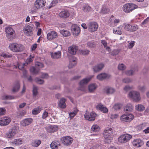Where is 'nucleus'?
Segmentation results:
<instances>
[{
	"instance_id": "nucleus-1",
	"label": "nucleus",
	"mask_w": 149,
	"mask_h": 149,
	"mask_svg": "<svg viewBox=\"0 0 149 149\" xmlns=\"http://www.w3.org/2000/svg\"><path fill=\"white\" fill-rule=\"evenodd\" d=\"M9 47L11 50L16 52H22L24 49V47L22 45L16 43L10 44L9 45Z\"/></svg>"
},
{
	"instance_id": "nucleus-2",
	"label": "nucleus",
	"mask_w": 149,
	"mask_h": 149,
	"mask_svg": "<svg viewBox=\"0 0 149 149\" xmlns=\"http://www.w3.org/2000/svg\"><path fill=\"white\" fill-rule=\"evenodd\" d=\"M6 36L9 40H11L15 37V32L10 27H7L5 28Z\"/></svg>"
},
{
	"instance_id": "nucleus-3",
	"label": "nucleus",
	"mask_w": 149,
	"mask_h": 149,
	"mask_svg": "<svg viewBox=\"0 0 149 149\" xmlns=\"http://www.w3.org/2000/svg\"><path fill=\"white\" fill-rule=\"evenodd\" d=\"M18 130L16 126H14L10 128L5 134L6 137L8 139H12L17 134Z\"/></svg>"
},
{
	"instance_id": "nucleus-4",
	"label": "nucleus",
	"mask_w": 149,
	"mask_h": 149,
	"mask_svg": "<svg viewBox=\"0 0 149 149\" xmlns=\"http://www.w3.org/2000/svg\"><path fill=\"white\" fill-rule=\"evenodd\" d=\"M34 30V25L30 24L25 27L23 31L24 34L27 36H31L33 34V31Z\"/></svg>"
},
{
	"instance_id": "nucleus-5",
	"label": "nucleus",
	"mask_w": 149,
	"mask_h": 149,
	"mask_svg": "<svg viewBox=\"0 0 149 149\" xmlns=\"http://www.w3.org/2000/svg\"><path fill=\"white\" fill-rule=\"evenodd\" d=\"M138 7V6L135 4L128 3L123 6V10L125 12L129 13L137 8Z\"/></svg>"
},
{
	"instance_id": "nucleus-6",
	"label": "nucleus",
	"mask_w": 149,
	"mask_h": 149,
	"mask_svg": "<svg viewBox=\"0 0 149 149\" xmlns=\"http://www.w3.org/2000/svg\"><path fill=\"white\" fill-rule=\"evenodd\" d=\"M123 26L125 30L132 32L136 31L139 28L138 26L136 24L130 25L126 23L124 24Z\"/></svg>"
},
{
	"instance_id": "nucleus-7",
	"label": "nucleus",
	"mask_w": 149,
	"mask_h": 149,
	"mask_svg": "<svg viewBox=\"0 0 149 149\" xmlns=\"http://www.w3.org/2000/svg\"><path fill=\"white\" fill-rule=\"evenodd\" d=\"M134 118V116L131 113H125L121 116L120 120L123 122H130Z\"/></svg>"
},
{
	"instance_id": "nucleus-8",
	"label": "nucleus",
	"mask_w": 149,
	"mask_h": 149,
	"mask_svg": "<svg viewBox=\"0 0 149 149\" xmlns=\"http://www.w3.org/2000/svg\"><path fill=\"white\" fill-rule=\"evenodd\" d=\"M132 136L128 134H122L118 138V140L121 143H125L128 141L132 138Z\"/></svg>"
},
{
	"instance_id": "nucleus-9",
	"label": "nucleus",
	"mask_w": 149,
	"mask_h": 149,
	"mask_svg": "<svg viewBox=\"0 0 149 149\" xmlns=\"http://www.w3.org/2000/svg\"><path fill=\"white\" fill-rule=\"evenodd\" d=\"M91 77H88L83 79L79 83V89L81 91H84L85 90V85L87 84L91 80Z\"/></svg>"
},
{
	"instance_id": "nucleus-10",
	"label": "nucleus",
	"mask_w": 149,
	"mask_h": 149,
	"mask_svg": "<svg viewBox=\"0 0 149 149\" xmlns=\"http://www.w3.org/2000/svg\"><path fill=\"white\" fill-rule=\"evenodd\" d=\"M62 143L65 146H68L72 142L73 139L70 136L63 137L61 139Z\"/></svg>"
},
{
	"instance_id": "nucleus-11",
	"label": "nucleus",
	"mask_w": 149,
	"mask_h": 149,
	"mask_svg": "<svg viewBox=\"0 0 149 149\" xmlns=\"http://www.w3.org/2000/svg\"><path fill=\"white\" fill-rule=\"evenodd\" d=\"M97 23L95 22H91L88 24V28L89 31L92 32L97 30L98 28Z\"/></svg>"
},
{
	"instance_id": "nucleus-12",
	"label": "nucleus",
	"mask_w": 149,
	"mask_h": 149,
	"mask_svg": "<svg viewBox=\"0 0 149 149\" xmlns=\"http://www.w3.org/2000/svg\"><path fill=\"white\" fill-rule=\"evenodd\" d=\"M114 132V130L112 128L108 127L106 128L104 133V138H110Z\"/></svg>"
},
{
	"instance_id": "nucleus-13",
	"label": "nucleus",
	"mask_w": 149,
	"mask_h": 149,
	"mask_svg": "<svg viewBox=\"0 0 149 149\" xmlns=\"http://www.w3.org/2000/svg\"><path fill=\"white\" fill-rule=\"evenodd\" d=\"M129 96L133 99L135 101L137 102L140 100L139 93L136 91H131L129 94Z\"/></svg>"
},
{
	"instance_id": "nucleus-14",
	"label": "nucleus",
	"mask_w": 149,
	"mask_h": 149,
	"mask_svg": "<svg viewBox=\"0 0 149 149\" xmlns=\"http://www.w3.org/2000/svg\"><path fill=\"white\" fill-rule=\"evenodd\" d=\"M71 28V31L74 36L78 35L80 32V27L77 24H72Z\"/></svg>"
},
{
	"instance_id": "nucleus-15",
	"label": "nucleus",
	"mask_w": 149,
	"mask_h": 149,
	"mask_svg": "<svg viewBox=\"0 0 149 149\" xmlns=\"http://www.w3.org/2000/svg\"><path fill=\"white\" fill-rule=\"evenodd\" d=\"M58 36L57 33L54 31H52L48 33L47 35V39L51 40L53 39L56 38Z\"/></svg>"
},
{
	"instance_id": "nucleus-16",
	"label": "nucleus",
	"mask_w": 149,
	"mask_h": 149,
	"mask_svg": "<svg viewBox=\"0 0 149 149\" xmlns=\"http://www.w3.org/2000/svg\"><path fill=\"white\" fill-rule=\"evenodd\" d=\"M96 115L95 113L92 112L89 114H88L87 113L85 114L84 118L86 119L89 121H93L95 120Z\"/></svg>"
},
{
	"instance_id": "nucleus-17",
	"label": "nucleus",
	"mask_w": 149,
	"mask_h": 149,
	"mask_svg": "<svg viewBox=\"0 0 149 149\" xmlns=\"http://www.w3.org/2000/svg\"><path fill=\"white\" fill-rule=\"evenodd\" d=\"M70 15L69 12L67 10H64L61 11L59 14V17L63 19H66Z\"/></svg>"
},
{
	"instance_id": "nucleus-18",
	"label": "nucleus",
	"mask_w": 149,
	"mask_h": 149,
	"mask_svg": "<svg viewBox=\"0 0 149 149\" xmlns=\"http://www.w3.org/2000/svg\"><path fill=\"white\" fill-rule=\"evenodd\" d=\"M45 3L44 0H37L35 2V6L36 8L39 9L44 6Z\"/></svg>"
},
{
	"instance_id": "nucleus-19",
	"label": "nucleus",
	"mask_w": 149,
	"mask_h": 149,
	"mask_svg": "<svg viewBox=\"0 0 149 149\" xmlns=\"http://www.w3.org/2000/svg\"><path fill=\"white\" fill-rule=\"evenodd\" d=\"M11 121L10 118L5 117L0 120V125L1 126H5L8 125Z\"/></svg>"
},
{
	"instance_id": "nucleus-20",
	"label": "nucleus",
	"mask_w": 149,
	"mask_h": 149,
	"mask_svg": "<svg viewBox=\"0 0 149 149\" xmlns=\"http://www.w3.org/2000/svg\"><path fill=\"white\" fill-rule=\"evenodd\" d=\"M111 77L110 74L105 73H101L97 76V78L100 80H103L106 79H109Z\"/></svg>"
},
{
	"instance_id": "nucleus-21",
	"label": "nucleus",
	"mask_w": 149,
	"mask_h": 149,
	"mask_svg": "<svg viewBox=\"0 0 149 149\" xmlns=\"http://www.w3.org/2000/svg\"><path fill=\"white\" fill-rule=\"evenodd\" d=\"M132 143L133 146L137 147H140L143 144V141L139 139H134Z\"/></svg>"
},
{
	"instance_id": "nucleus-22",
	"label": "nucleus",
	"mask_w": 149,
	"mask_h": 149,
	"mask_svg": "<svg viewBox=\"0 0 149 149\" xmlns=\"http://www.w3.org/2000/svg\"><path fill=\"white\" fill-rule=\"evenodd\" d=\"M33 119L31 118L25 119L21 122V125L23 126H26L31 124L33 122Z\"/></svg>"
},
{
	"instance_id": "nucleus-23",
	"label": "nucleus",
	"mask_w": 149,
	"mask_h": 149,
	"mask_svg": "<svg viewBox=\"0 0 149 149\" xmlns=\"http://www.w3.org/2000/svg\"><path fill=\"white\" fill-rule=\"evenodd\" d=\"M78 49V47L74 45H72L68 48V52L71 54L75 55Z\"/></svg>"
},
{
	"instance_id": "nucleus-24",
	"label": "nucleus",
	"mask_w": 149,
	"mask_h": 149,
	"mask_svg": "<svg viewBox=\"0 0 149 149\" xmlns=\"http://www.w3.org/2000/svg\"><path fill=\"white\" fill-rule=\"evenodd\" d=\"M104 67V65L103 63H100L94 66L93 69L95 72H97L101 70Z\"/></svg>"
},
{
	"instance_id": "nucleus-25",
	"label": "nucleus",
	"mask_w": 149,
	"mask_h": 149,
	"mask_svg": "<svg viewBox=\"0 0 149 149\" xmlns=\"http://www.w3.org/2000/svg\"><path fill=\"white\" fill-rule=\"evenodd\" d=\"M51 57L55 59H57L60 58L61 57V52L60 51H58L57 52L54 53H51Z\"/></svg>"
},
{
	"instance_id": "nucleus-26",
	"label": "nucleus",
	"mask_w": 149,
	"mask_h": 149,
	"mask_svg": "<svg viewBox=\"0 0 149 149\" xmlns=\"http://www.w3.org/2000/svg\"><path fill=\"white\" fill-rule=\"evenodd\" d=\"M66 100L64 98H61L58 103V106L62 109H65L66 107V104L65 102Z\"/></svg>"
},
{
	"instance_id": "nucleus-27",
	"label": "nucleus",
	"mask_w": 149,
	"mask_h": 149,
	"mask_svg": "<svg viewBox=\"0 0 149 149\" xmlns=\"http://www.w3.org/2000/svg\"><path fill=\"white\" fill-rule=\"evenodd\" d=\"M58 145H60L59 142L58 141L54 140L51 143L50 147L52 149H57Z\"/></svg>"
},
{
	"instance_id": "nucleus-28",
	"label": "nucleus",
	"mask_w": 149,
	"mask_h": 149,
	"mask_svg": "<svg viewBox=\"0 0 149 149\" xmlns=\"http://www.w3.org/2000/svg\"><path fill=\"white\" fill-rule=\"evenodd\" d=\"M58 127L56 125H50L47 127L48 132L52 133L57 131Z\"/></svg>"
},
{
	"instance_id": "nucleus-29",
	"label": "nucleus",
	"mask_w": 149,
	"mask_h": 149,
	"mask_svg": "<svg viewBox=\"0 0 149 149\" xmlns=\"http://www.w3.org/2000/svg\"><path fill=\"white\" fill-rule=\"evenodd\" d=\"M97 88V86L95 84H92L88 86V90L90 93H93Z\"/></svg>"
},
{
	"instance_id": "nucleus-30",
	"label": "nucleus",
	"mask_w": 149,
	"mask_h": 149,
	"mask_svg": "<svg viewBox=\"0 0 149 149\" xmlns=\"http://www.w3.org/2000/svg\"><path fill=\"white\" fill-rule=\"evenodd\" d=\"M114 16L112 15L109 20V22L111 24L113 22L114 25H116L120 22L119 19H116L114 18Z\"/></svg>"
},
{
	"instance_id": "nucleus-31",
	"label": "nucleus",
	"mask_w": 149,
	"mask_h": 149,
	"mask_svg": "<svg viewBox=\"0 0 149 149\" xmlns=\"http://www.w3.org/2000/svg\"><path fill=\"white\" fill-rule=\"evenodd\" d=\"M96 108L97 109L99 110L104 113H106L108 111L106 107H104L103 105H97L96 106Z\"/></svg>"
},
{
	"instance_id": "nucleus-32",
	"label": "nucleus",
	"mask_w": 149,
	"mask_h": 149,
	"mask_svg": "<svg viewBox=\"0 0 149 149\" xmlns=\"http://www.w3.org/2000/svg\"><path fill=\"white\" fill-rule=\"evenodd\" d=\"M133 109V106L130 104H128L124 107V110L126 112H130Z\"/></svg>"
},
{
	"instance_id": "nucleus-33",
	"label": "nucleus",
	"mask_w": 149,
	"mask_h": 149,
	"mask_svg": "<svg viewBox=\"0 0 149 149\" xmlns=\"http://www.w3.org/2000/svg\"><path fill=\"white\" fill-rule=\"evenodd\" d=\"M23 140L22 139H15L13 141L12 143L16 146H19L22 144V143Z\"/></svg>"
},
{
	"instance_id": "nucleus-34",
	"label": "nucleus",
	"mask_w": 149,
	"mask_h": 149,
	"mask_svg": "<svg viewBox=\"0 0 149 149\" xmlns=\"http://www.w3.org/2000/svg\"><path fill=\"white\" fill-rule=\"evenodd\" d=\"M20 88V84L19 82H17L14 85L12 89V92L15 93L17 92Z\"/></svg>"
},
{
	"instance_id": "nucleus-35",
	"label": "nucleus",
	"mask_w": 149,
	"mask_h": 149,
	"mask_svg": "<svg viewBox=\"0 0 149 149\" xmlns=\"http://www.w3.org/2000/svg\"><path fill=\"white\" fill-rule=\"evenodd\" d=\"M41 141L40 140H36L33 141L31 143V145L33 147H38L41 143Z\"/></svg>"
},
{
	"instance_id": "nucleus-36",
	"label": "nucleus",
	"mask_w": 149,
	"mask_h": 149,
	"mask_svg": "<svg viewBox=\"0 0 149 149\" xmlns=\"http://www.w3.org/2000/svg\"><path fill=\"white\" fill-rule=\"evenodd\" d=\"M138 71L137 68L133 69L131 70H129L125 72V74L128 76H131L134 74V72Z\"/></svg>"
},
{
	"instance_id": "nucleus-37",
	"label": "nucleus",
	"mask_w": 149,
	"mask_h": 149,
	"mask_svg": "<svg viewBox=\"0 0 149 149\" xmlns=\"http://www.w3.org/2000/svg\"><path fill=\"white\" fill-rule=\"evenodd\" d=\"M60 33L65 37H67L70 35V33L68 31L64 29L60 30Z\"/></svg>"
},
{
	"instance_id": "nucleus-38",
	"label": "nucleus",
	"mask_w": 149,
	"mask_h": 149,
	"mask_svg": "<svg viewBox=\"0 0 149 149\" xmlns=\"http://www.w3.org/2000/svg\"><path fill=\"white\" fill-rule=\"evenodd\" d=\"M109 11L110 10L109 8L105 6H103L101 12L102 14H106L108 13Z\"/></svg>"
},
{
	"instance_id": "nucleus-39",
	"label": "nucleus",
	"mask_w": 149,
	"mask_h": 149,
	"mask_svg": "<svg viewBox=\"0 0 149 149\" xmlns=\"http://www.w3.org/2000/svg\"><path fill=\"white\" fill-rule=\"evenodd\" d=\"M41 110V108L40 107H38L33 109L32 111V113L33 114L36 115L39 113Z\"/></svg>"
},
{
	"instance_id": "nucleus-40",
	"label": "nucleus",
	"mask_w": 149,
	"mask_h": 149,
	"mask_svg": "<svg viewBox=\"0 0 149 149\" xmlns=\"http://www.w3.org/2000/svg\"><path fill=\"white\" fill-rule=\"evenodd\" d=\"M100 130L99 127L97 125H93L91 127V131L93 132H97Z\"/></svg>"
},
{
	"instance_id": "nucleus-41",
	"label": "nucleus",
	"mask_w": 149,
	"mask_h": 149,
	"mask_svg": "<svg viewBox=\"0 0 149 149\" xmlns=\"http://www.w3.org/2000/svg\"><path fill=\"white\" fill-rule=\"evenodd\" d=\"M33 95V97H35L38 95V88L36 86H33L32 90Z\"/></svg>"
},
{
	"instance_id": "nucleus-42",
	"label": "nucleus",
	"mask_w": 149,
	"mask_h": 149,
	"mask_svg": "<svg viewBox=\"0 0 149 149\" xmlns=\"http://www.w3.org/2000/svg\"><path fill=\"white\" fill-rule=\"evenodd\" d=\"M107 94L113 93L115 91L114 89L111 88H108L105 90Z\"/></svg>"
},
{
	"instance_id": "nucleus-43",
	"label": "nucleus",
	"mask_w": 149,
	"mask_h": 149,
	"mask_svg": "<svg viewBox=\"0 0 149 149\" xmlns=\"http://www.w3.org/2000/svg\"><path fill=\"white\" fill-rule=\"evenodd\" d=\"M136 109L138 111H142L144 110L145 107L143 105L138 104L136 106Z\"/></svg>"
},
{
	"instance_id": "nucleus-44",
	"label": "nucleus",
	"mask_w": 149,
	"mask_h": 149,
	"mask_svg": "<svg viewBox=\"0 0 149 149\" xmlns=\"http://www.w3.org/2000/svg\"><path fill=\"white\" fill-rule=\"evenodd\" d=\"M79 52L81 54L85 55H88L90 51L87 49L79 50Z\"/></svg>"
},
{
	"instance_id": "nucleus-45",
	"label": "nucleus",
	"mask_w": 149,
	"mask_h": 149,
	"mask_svg": "<svg viewBox=\"0 0 149 149\" xmlns=\"http://www.w3.org/2000/svg\"><path fill=\"white\" fill-rule=\"evenodd\" d=\"M1 55V56L6 58H11L12 56V55L11 54L8 53H2Z\"/></svg>"
},
{
	"instance_id": "nucleus-46",
	"label": "nucleus",
	"mask_w": 149,
	"mask_h": 149,
	"mask_svg": "<svg viewBox=\"0 0 149 149\" xmlns=\"http://www.w3.org/2000/svg\"><path fill=\"white\" fill-rule=\"evenodd\" d=\"M91 9V7L88 6L86 5L83 7V9L85 12H88L90 11Z\"/></svg>"
},
{
	"instance_id": "nucleus-47",
	"label": "nucleus",
	"mask_w": 149,
	"mask_h": 149,
	"mask_svg": "<svg viewBox=\"0 0 149 149\" xmlns=\"http://www.w3.org/2000/svg\"><path fill=\"white\" fill-rule=\"evenodd\" d=\"M15 99V97L10 95H5L3 96V99L8 100H10Z\"/></svg>"
},
{
	"instance_id": "nucleus-48",
	"label": "nucleus",
	"mask_w": 149,
	"mask_h": 149,
	"mask_svg": "<svg viewBox=\"0 0 149 149\" xmlns=\"http://www.w3.org/2000/svg\"><path fill=\"white\" fill-rule=\"evenodd\" d=\"M36 82L39 84H43L44 81L40 79L38 77L36 78L35 80Z\"/></svg>"
},
{
	"instance_id": "nucleus-49",
	"label": "nucleus",
	"mask_w": 149,
	"mask_h": 149,
	"mask_svg": "<svg viewBox=\"0 0 149 149\" xmlns=\"http://www.w3.org/2000/svg\"><path fill=\"white\" fill-rule=\"evenodd\" d=\"M39 70L36 69L34 67H32L30 69L31 72L33 74H36L38 73L39 72Z\"/></svg>"
},
{
	"instance_id": "nucleus-50",
	"label": "nucleus",
	"mask_w": 149,
	"mask_h": 149,
	"mask_svg": "<svg viewBox=\"0 0 149 149\" xmlns=\"http://www.w3.org/2000/svg\"><path fill=\"white\" fill-rule=\"evenodd\" d=\"M76 64V61L74 60H73L72 61H70L69 65L68 66V68H72L73 66L75 65Z\"/></svg>"
},
{
	"instance_id": "nucleus-51",
	"label": "nucleus",
	"mask_w": 149,
	"mask_h": 149,
	"mask_svg": "<svg viewBox=\"0 0 149 149\" xmlns=\"http://www.w3.org/2000/svg\"><path fill=\"white\" fill-rule=\"evenodd\" d=\"M24 63H18L17 65L18 67V68L20 70H23L24 67Z\"/></svg>"
},
{
	"instance_id": "nucleus-52",
	"label": "nucleus",
	"mask_w": 149,
	"mask_h": 149,
	"mask_svg": "<svg viewBox=\"0 0 149 149\" xmlns=\"http://www.w3.org/2000/svg\"><path fill=\"white\" fill-rule=\"evenodd\" d=\"M6 112V110L4 108H0V115H4Z\"/></svg>"
},
{
	"instance_id": "nucleus-53",
	"label": "nucleus",
	"mask_w": 149,
	"mask_h": 149,
	"mask_svg": "<svg viewBox=\"0 0 149 149\" xmlns=\"http://www.w3.org/2000/svg\"><path fill=\"white\" fill-rule=\"evenodd\" d=\"M118 69L120 70H123L126 68V67L123 64H119L118 66Z\"/></svg>"
},
{
	"instance_id": "nucleus-54",
	"label": "nucleus",
	"mask_w": 149,
	"mask_h": 149,
	"mask_svg": "<svg viewBox=\"0 0 149 149\" xmlns=\"http://www.w3.org/2000/svg\"><path fill=\"white\" fill-rule=\"evenodd\" d=\"M29 58H27L26 61L28 62L27 63L28 64L29 63H30L31 62L33 61V59L34 58V56H32L31 55H30L29 56Z\"/></svg>"
},
{
	"instance_id": "nucleus-55",
	"label": "nucleus",
	"mask_w": 149,
	"mask_h": 149,
	"mask_svg": "<svg viewBox=\"0 0 149 149\" xmlns=\"http://www.w3.org/2000/svg\"><path fill=\"white\" fill-rule=\"evenodd\" d=\"M87 46L90 47H95V45L94 42H89L87 44Z\"/></svg>"
},
{
	"instance_id": "nucleus-56",
	"label": "nucleus",
	"mask_w": 149,
	"mask_h": 149,
	"mask_svg": "<svg viewBox=\"0 0 149 149\" xmlns=\"http://www.w3.org/2000/svg\"><path fill=\"white\" fill-rule=\"evenodd\" d=\"M131 79L129 78H125L123 80V81L125 83L131 82Z\"/></svg>"
},
{
	"instance_id": "nucleus-57",
	"label": "nucleus",
	"mask_w": 149,
	"mask_h": 149,
	"mask_svg": "<svg viewBox=\"0 0 149 149\" xmlns=\"http://www.w3.org/2000/svg\"><path fill=\"white\" fill-rule=\"evenodd\" d=\"M36 67H38L39 68H42L43 67V65L41 63L37 62L36 63Z\"/></svg>"
},
{
	"instance_id": "nucleus-58",
	"label": "nucleus",
	"mask_w": 149,
	"mask_h": 149,
	"mask_svg": "<svg viewBox=\"0 0 149 149\" xmlns=\"http://www.w3.org/2000/svg\"><path fill=\"white\" fill-rule=\"evenodd\" d=\"M115 110H117L120 109V106L119 104H115L113 107Z\"/></svg>"
},
{
	"instance_id": "nucleus-59",
	"label": "nucleus",
	"mask_w": 149,
	"mask_h": 149,
	"mask_svg": "<svg viewBox=\"0 0 149 149\" xmlns=\"http://www.w3.org/2000/svg\"><path fill=\"white\" fill-rule=\"evenodd\" d=\"M138 89L141 92L144 91L146 89L145 87L144 86H139L138 87Z\"/></svg>"
},
{
	"instance_id": "nucleus-60",
	"label": "nucleus",
	"mask_w": 149,
	"mask_h": 149,
	"mask_svg": "<svg viewBox=\"0 0 149 149\" xmlns=\"http://www.w3.org/2000/svg\"><path fill=\"white\" fill-rule=\"evenodd\" d=\"M49 77L48 74L46 73H43L41 75V77L44 79H47Z\"/></svg>"
},
{
	"instance_id": "nucleus-61",
	"label": "nucleus",
	"mask_w": 149,
	"mask_h": 149,
	"mask_svg": "<svg viewBox=\"0 0 149 149\" xmlns=\"http://www.w3.org/2000/svg\"><path fill=\"white\" fill-rule=\"evenodd\" d=\"M119 53L118 51L116 49L114 50L111 53L112 55L115 56L117 55Z\"/></svg>"
},
{
	"instance_id": "nucleus-62",
	"label": "nucleus",
	"mask_w": 149,
	"mask_h": 149,
	"mask_svg": "<svg viewBox=\"0 0 149 149\" xmlns=\"http://www.w3.org/2000/svg\"><path fill=\"white\" fill-rule=\"evenodd\" d=\"M76 114L74 112H70L69 113V116L70 118V119L74 117Z\"/></svg>"
},
{
	"instance_id": "nucleus-63",
	"label": "nucleus",
	"mask_w": 149,
	"mask_h": 149,
	"mask_svg": "<svg viewBox=\"0 0 149 149\" xmlns=\"http://www.w3.org/2000/svg\"><path fill=\"white\" fill-rule=\"evenodd\" d=\"M48 113L46 111H45L42 114V118L43 119H45L48 116Z\"/></svg>"
},
{
	"instance_id": "nucleus-64",
	"label": "nucleus",
	"mask_w": 149,
	"mask_h": 149,
	"mask_svg": "<svg viewBox=\"0 0 149 149\" xmlns=\"http://www.w3.org/2000/svg\"><path fill=\"white\" fill-rule=\"evenodd\" d=\"M120 27H118L117 28V29L115 31L113 30V32H114L115 31V33H117L119 35H121L122 33L121 31V30H120L119 29Z\"/></svg>"
}]
</instances>
